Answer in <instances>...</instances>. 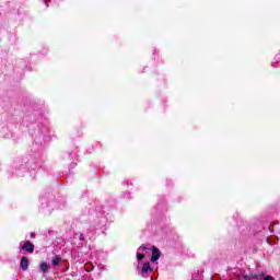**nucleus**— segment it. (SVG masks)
Masks as SVG:
<instances>
[{
    "instance_id": "nucleus-1",
    "label": "nucleus",
    "mask_w": 280,
    "mask_h": 280,
    "mask_svg": "<svg viewBox=\"0 0 280 280\" xmlns=\"http://www.w3.org/2000/svg\"><path fill=\"white\" fill-rule=\"evenodd\" d=\"M152 256H151V261H159L161 258V250L156 248V246H152Z\"/></svg>"
},
{
    "instance_id": "nucleus-2",
    "label": "nucleus",
    "mask_w": 280,
    "mask_h": 280,
    "mask_svg": "<svg viewBox=\"0 0 280 280\" xmlns=\"http://www.w3.org/2000/svg\"><path fill=\"white\" fill-rule=\"evenodd\" d=\"M22 250H26V253H34V244L30 241L24 242L22 245Z\"/></svg>"
},
{
    "instance_id": "nucleus-3",
    "label": "nucleus",
    "mask_w": 280,
    "mask_h": 280,
    "mask_svg": "<svg viewBox=\"0 0 280 280\" xmlns=\"http://www.w3.org/2000/svg\"><path fill=\"white\" fill-rule=\"evenodd\" d=\"M20 266L22 268V270H27V268H30V259L25 256L22 257V260L20 262Z\"/></svg>"
},
{
    "instance_id": "nucleus-4",
    "label": "nucleus",
    "mask_w": 280,
    "mask_h": 280,
    "mask_svg": "<svg viewBox=\"0 0 280 280\" xmlns=\"http://www.w3.org/2000/svg\"><path fill=\"white\" fill-rule=\"evenodd\" d=\"M150 271H152V267H150V262H145L142 266V275H145V272H150Z\"/></svg>"
},
{
    "instance_id": "nucleus-5",
    "label": "nucleus",
    "mask_w": 280,
    "mask_h": 280,
    "mask_svg": "<svg viewBox=\"0 0 280 280\" xmlns=\"http://www.w3.org/2000/svg\"><path fill=\"white\" fill-rule=\"evenodd\" d=\"M50 266L47 262H42L40 264V270L42 272H47L49 270Z\"/></svg>"
},
{
    "instance_id": "nucleus-6",
    "label": "nucleus",
    "mask_w": 280,
    "mask_h": 280,
    "mask_svg": "<svg viewBox=\"0 0 280 280\" xmlns=\"http://www.w3.org/2000/svg\"><path fill=\"white\" fill-rule=\"evenodd\" d=\"M60 264V257L56 256L52 258V266H58Z\"/></svg>"
},
{
    "instance_id": "nucleus-7",
    "label": "nucleus",
    "mask_w": 280,
    "mask_h": 280,
    "mask_svg": "<svg viewBox=\"0 0 280 280\" xmlns=\"http://www.w3.org/2000/svg\"><path fill=\"white\" fill-rule=\"evenodd\" d=\"M145 255L141 254V253H138L137 254V259L141 260V259H144Z\"/></svg>"
},
{
    "instance_id": "nucleus-8",
    "label": "nucleus",
    "mask_w": 280,
    "mask_h": 280,
    "mask_svg": "<svg viewBox=\"0 0 280 280\" xmlns=\"http://www.w3.org/2000/svg\"><path fill=\"white\" fill-rule=\"evenodd\" d=\"M138 250H148V247H145L144 245H141Z\"/></svg>"
},
{
    "instance_id": "nucleus-9",
    "label": "nucleus",
    "mask_w": 280,
    "mask_h": 280,
    "mask_svg": "<svg viewBox=\"0 0 280 280\" xmlns=\"http://www.w3.org/2000/svg\"><path fill=\"white\" fill-rule=\"evenodd\" d=\"M273 278H272V276H266L265 277V280H272Z\"/></svg>"
}]
</instances>
